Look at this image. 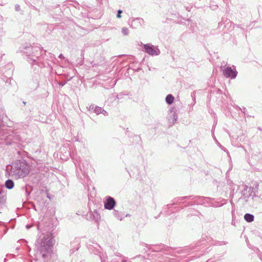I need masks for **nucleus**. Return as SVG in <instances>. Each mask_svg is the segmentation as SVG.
<instances>
[{
	"instance_id": "f03ea898",
	"label": "nucleus",
	"mask_w": 262,
	"mask_h": 262,
	"mask_svg": "<svg viewBox=\"0 0 262 262\" xmlns=\"http://www.w3.org/2000/svg\"><path fill=\"white\" fill-rule=\"evenodd\" d=\"M115 200L109 196L106 200V202L104 204V207L105 209L108 210H111L113 208L115 205Z\"/></svg>"
},
{
	"instance_id": "f257e3e1",
	"label": "nucleus",
	"mask_w": 262,
	"mask_h": 262,
	"mask_svg": "<svg viewBox=\"0 0 262 262\" xmlns=\"http://www.w3.org/2000/svg\"><path fill=\"white\" fill-rule=\"evenodd\" d=\"M224 76L231 78H235L237 75V72L233 70L231 67H227L223 71Z\"/></svg>"
},
{
	"instance_id": "6e6552de",
	"label": "nucleus",
	"mask_w": 262,
	"mask_h": 262,
	"mask_svg": "<svg viewBox=\"0 0 262 262\" xmlns=\"http://www.w3.org/2000/svg\"><path fill=\"white\" fill-rule=\"evenodd\" d=\"M122 12V11L121 10H119L118 11V14H117V16L118 18H120L121 17V14Z\"/></svg>"
},
{
	"instance_id": "39448f33",
	"label": "nucleus",
	"mask_w": 262,
	"mask_h": 262,
	"mask_svg": "<svg viewBox=\"0 0 262 262\" xmlns=\"http://www.w3.org/2000/svg\"><path fill=\"white\" fill-rule=\"evenodd\" d=\"M174 97L171 94L168 95L166 97V101L168 104H172L174 101Z\"/></svg>"
},
{
	"instance_id": "7ed1b4c3",
	"label": "nucleus",
	"mask_w": 262,
	"mask_h": 262,
	"mask_svg": "<svg viewBox=\"0 0 262 262\" xmlns=\"http://www.w3.org/2000/svg\"><path fill=\"white\" fill-rule=\"evenodd\" d=\"M144 47L146 52H147L149 54L151 55L158 54L157 50L154 49L152 46H150L149 45L146 44L144 45Z\"/></svg>"
},
{
	"instance_id": "423d86ee",
	"label": "nucleus",
	"mask_w": 262,
	"mask_h": 262,
	"mask_svg": "<svg viewBox=\"0 0 262 262\" xmlns=\"http://www.w3.org/2000/svg\"><path fill=\"white\" fill-rule=\"evenodd\" d=\"M6 187L8 189H11L14 186V183L12 181L8 180L6 182Z\"/></svg>"
},
{
	"instance_id": "0eeeda50",
	"label": "nucleus",
	"mask_w": 262,
	"mask_h": 262,
	"mask_svg": "<svg viewBox=\"0 0 262 262\" xmlns=\"http://www.w3.org/2000/svg\"><path fill=\"white\" fill-rule=\"evenodd\" d=\"M122 32L124 35H127L128 33V30L127 28H123Z\"/></svg>"
},
{
	"instance_id": "20e7f679",
	"label": "nucleus",
	"mask_w": 262,
	"mask_h": 262,
	"mask_svg": "<svg viewBox=\"0 0 262 262\" xmlns=\"http://www.w3.org/2000/svg\"><path fill=\"white\" fill-rule=\"evenodd\" d=\"M244 219L247 222H251L254 220V216L251 214L246 213L244 215Z\"/></svg>"
}]
</instances>
